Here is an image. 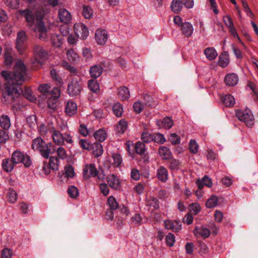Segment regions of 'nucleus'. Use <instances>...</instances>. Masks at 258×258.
<instances>
[{"instance_id": "nucleus-1", "label": "nucleus", "mask_w": 258, "mask_h": 258, "mask_svg": "<svg viewBox=\"0 0 258 258\" xmlns=\"http://www.w3.org/2000/svg\"><path fill=\"white\" fill-rule=\"evenodd\" d=\"M26 68L21 60H18L14 72L3 71L1 75L6 82V93L4 97L11 101H15L23 93L21 86L24 83Z\"/></svg>"}, {"instance_id": "nucleus-2", "label": "nucleus", "mask_w": 258, "mask_h": 258, "mask_svg": "<svg viewBox=\"0 0 258 258\" xmlns=\"http://www.w3.org/2000/svg\"><path fill=\"white\" fill-rule=\"evenodd\" d=\"M53 147L51 143H46L40 137L34 139L32 143V149L38 151L40 155L46 159H48L50 154L54 153L55 150L51 149Z\"/></svg>"}, {"instance_id": "nucleus-3", "label": "nucleus", "mask_w": 258, "mask_h": 258, "mask_svg": "<svg viewBox=\"0 0 258 258\" xmlns=\"http://www.w3.org/2000/svg\"><path fill=\"white\" fill-rule=\"evenodd\" d=\"M30 29L35 32H38L39 39L47 37V30L44 24L45 17H25Z\"/></svg>"}, {"instance_id": "nucleus-4", "label": "nucleus", "mask_w": 258, "mask_h": 258, "mask_svg": "<svg viewBox=\"0 0 258 258\" xmlns=\"http://www.w3.org/2000/svg\"><path fill=\"white\" fill-rule=\"evenodd\" d=\"M49 131L53 142L56 145L61 146L64 145L65 143L69 144L73 143L72 137L69 132H66L62 134L59 131L55 129L54 127L49 128Z\"/></svg>"}, {"instance_id": "nucleus-5", "label": "nucleus", "mask_w": 258, "mask_h": 258, "mask_svg": "<svg viewBox=\"0 0 258 258\" xmlns=\"http://www.w3.org/2000/svg\"><path fill=\"white\" fill-rule=\"evenodd\" d=\"M236 116L240 121L243 122L248 127H252L254 124L253 114L251 111L248 108L244 110H237Z\"/></svg>"}, {"instance_id": "nucleus-6", "label": "nucleus", "mask_w": 258, "mask_h": 258, "mask_svg": "<svg viewBox=\"0 0 258 258\" xmlns=\"http://www.w3.org/2000/svg\"><path fill=\"white\" fill-rule=\"evenodd\" d=\"M51 19L54 17H50ZM55 22L51 25L58 27L62 36H67L69 33V24L71 23L72 17H55Z\"/></svg>"}, {"instance_id": "nucleus-7", "label": "nucleus", "mask_w": 258, "mask_h": 258, "mask_svg": "<svg viewBox=\"0 0 258 258\" xmlns=\"http://www.w3.org/2000/svg\"><path fill=\"white\" fill-rule=\"evenodd\" d=\"M11 158L15 165L22 163L25 167H29L32 164L29 155L17 150L12 153Z\"/></svg>"}, {"instance_id": "nucleus-8", "label": "nucleus", "mask_w": 258, "mask_h": 258, "mask_svg": "<svg viewBox=\"0 0 258 258\" xmlns=\"http://www.w3.org/2000/svg\"><path fill=\"white\" fill-rule=\"evenodd\" d=\"M173 21L175 25L180 27L181 32L186 37L191 36L194 28L191 24L187 22H183L181 17H173Z\"/></svg>"}, {"instance_id": "nucleus-9", "label": "nucleus", "mask_w": 258, "mask_h": 258, "mask_svg": "<svg viewBox=\"0 0 258 258\" xmlns=\"http://www.w3.org/2000/svg\"><path fill=\"white\" fill-rule=\"evenodd\" d=\"M84 177L89 178L90 177H97L99 180L104 178V174H99L94 164H86L83 168Z\"/></svg>"}, {"instance_id": "nucleus-10", "label": "nucleus", "mask_w": 258, "mask_h": 258, "mask_svg": "<svg viewBox=\"0 0 258 258\" xmlns=\"http://www.w3.org/2000/svg\"><path fill=\"white\" fill-rule=\"evenodd\" d=\"M28 36L24 31H21L17 33L16 41V47L20 54H22L27 47Z\"/></svg>"}, {"instance_id": "nucleus-11", "label": "nucleus", "mask_w": 258, "mask_h": 258, "mask_svg": "<svg viewBox=\"0 0 258 258\" xmlns=\"http://www.w3.org/2000/svg\"><path fill=\"white\" fill-rule=\"evenodd\" d=\"M19 14L22 16H44L46 14L45 11L38 5H35L31 9H26L19 11Z\"/></svg>"}, {"instance_id": "nucleus-12", "label": "nucleus", "mask_w": 258, "mask_h": 258, "mask_svg": "<svg viewBox=\"0 0 258 258\" xmlns=\"http://www.w3.org/2000/svg\"><path fill=\"white\" fill-rule=\"evenodd\" d=\"M82 87L79 81L73 79L68 86V93L70 96H77L80 94Z\"/></svg>"}, {"instance_id": "nucleus-13", "label": "nucleus", "mask_w": 258, "mask_h": 258, "mask_svg": "<svg viewBox=\"0 0 258 258\" xmlns=\"http://www.w3.org/2000/svg\"><path fill=\"white\" fill-rule=\"evenodd\" d=\"M34 54L35 60L32 63L41 66L43 60L47 57L46 52L40 46L36 45L34 47Z\"/></svg>"}, {"instance_id": "nucleus-14", "label": "nucleus", "mask_w": 258, "mask_h": 258, "mask_svg": "<svg viewBox=\"0 0 258 258\" xmlns=\"http://www.w3.org/2000/svg\"><path fill=\"white\" fill-rule=\"evenodd\" d=\"M74 29L76 36L81 39H85L89 34L87 28L82 23L75 24Z\"/></svg>"}, {"instance_id": "nucleus-15", "label": "nucleus", "mask_w": 258, "mask_h": 258, "mask_svg": "<svg viewBox=\"0 0 258 258\" xmlns=\"http://www.w3.org/2000/svg\"><path fill=\"white\" fill-rule=\"evenodd\" d=\"M165 228L167 230L177 232L181 229V223L177 220H166L164 221Z\"/></svg>"}, {"instance_id": "nucleus-16", "label": "nucleus", "mask_w": 258, "mask_h": 258, "mask_svg": "<svg viewBox=\"0 0 258 258\" xmlns=\"http://www.w3.org/2000/svg\"><path fill=\"white\" fill-rule=\"evenodd\" d=\"M108 34L104 29H98L95 33V39L99 45H104L107 40Z\"/></svg>"}, {"instance_id": "nucleus-17", "label": "nucleus", "mask_w": 258, "mask_h": 258, "mask_svg": "<svg viewBox=\"0 0 258 258\" xmlns=\"http://www.w3.org/2000/svg\"><path fill=\"white\" fill-rule=\"evenodd\" d=\"M193 232L196 237H202L204 239L208 238L211 234L210 230L204 226L196 227Z\"/></svg>"}, {"instance_id": "nucleus-18", "label": "nucleus", "mask_w": 258, "mask_h": 258, "mask_svg": "<svg viewBox=\"0 0 258 258\" xmlns=\"http://www.w3.org/2000/svg\"><path fill=\"white\" fill-rule=\"evenodd\" d=\"M106 179L107 183L111 188L117 189L120 187L119 179L114 174L108 175Z\"/></svg>"}, {"instance_id": "nucleus-19", "label": "nucleus", "mask_w": 258, "mask_h": 258, "mask_svg": "<svg viewBox=\"0 0 258 258\" xmlns=\"http://www.w3.org/2000/svg\"><path fill=\"white\" fill-rule=\"evenodd\" d=\"M238 81V76L235 73L227 74L224 79L225 84L229 86H235L237 84Z\"/></svg>"}, {"instance_id": "nucleus-20", "label": "nucleus", "mask_w": 258, "mask_h": 258, "mask_svg": "<svg viewBox=\"0 0 258 258\" xmlns=\"http://www.w3.org/2000/svg\"><path fill=\"white\" fill-rule=\"evenodd\" d=\"M66 114L70 116H72L77 112V104L73 101H69L65 108Z\"/></svg>"}, {"instance_id": "nucleus-21", "label": "nucleus", "mask_w": 258, "mask_h": 258, "mask_svg": "<svg viewBox=\"0 0 258 258\" xmlns=\"http://www.w3.org/2000/svg\"><path fill=\"white\" fill-rule=\"evenodd\" d=\"M168 173L167 169L163 166H160L157 171V177L158 179L163 182L167 181Z\"/></svg>"}, {"instance_id": "nucleus-22", "label": "nucleus", "mask_w": 258, "mask_h": 258, "mask_svg": "<svg viewBox=\"0 0 258 258\" xmlns=\"http://www.w3.org/2000/svg\"><path fill=\"white\" fill-rule=\"evenodd\" d=\"M103 72L102 67L99 64H96L92 66L89 70L90 74L93 78L96 79L100 77Z\"/></svg>"}, {"instance_id": "nucleus-23", "label": "nucleus", "mask_w": 258, "mask_h": 258, "mask_svg": "<svg viewBox=\"0 0 258 258\" xmlns=\"http://www.w3.org/2000/svg\"><path fill=\"white\" fill-rule=\"evenodd\" d=\"M221 100L226 107H232L235 103L234 97L230 94H226L221 96Z\"/></svg>"}, {"instance_id": "nucleus-24", "label": "nucleus", "mask_w": 258, "mask_h": 258, "mask_svg": "<svg viewBox=\"0 0 258 258\" xmlns=\"http://www.w3.org/2000/svg\"><path fill=\"white\" fill-rule=\"evenodd\" d=\"M229 57L227 52L222 53L219 57L218 64L222 68H226L229 63Z\"/></svg>"}, {"instance_id": "nucleus-25", "label": "nucleus", "mask_w": 258, "mask_h": 258, "mask_svg": "<svg viewBox=\"0 0 258 258\" xmlns=\"http://www.w3.org/2000/svg\"><path fill=\"white\" fill-rule=\"evenodd\" d=\"M196 184L199 189H202L204 185L211 187L213 184L211 178L207 175L203 177L202 179L197 180Z\"/></svg>"}, {"instance_id": "nucleus-26", "label": "nucleus", "mask_w": 258, "mask_h": 258, "mask_svg": "<svg viewBox=\"0 0 258 258\" xmlns=\"http://www.w3.org/2000/svg\"><path fill=\"white\" fill-rule=\"evenodd\" d=\"M158 153L163 160L169 159L172 157V154L170 149L165 146H162L159 148Z\"/></svg>"}, {"instance_id": "nucleus-27", "label": "nucleus", "mask_w": 258, "mask_h": 258, "mask_svg": "<svg viewBox=\"0 0 258 258\" xmlns=\"http://www.w3.org/2000/svg\"><path fill=\"white\" fill-rule=\"evenodd\" d=\"M118 96L121 100H126L130 97V92L125 86L120 87L118 89Z\"/></svg>"}, {"instance_id": "nucleus-28", "label": "nucleus", "mask_w": 258, "mask_h": 258, "mask_svg": "<svg viewBox=\"0 0 258 258\" xmlns=\"http://www.w3.org/2000/svg\"><path fill=\"white\" fill-rule=\"evenodd\" d=\"M14 163L12 161L11 158H6L3 160L2 166L3 170L7 172H11L15 166Z\"/></svg>"}, {"instance_id": "nucleus-29", "label": "nucleus", "mask_w": 258, "mask_h": 258, "mask_svg": "<svg viewBox=\"0 0 258 258\" xmlns=\"http://www.w3.org/2000/svg\"><path fill=\"white\" fill-rule=\"evenodd\" d=\"M13 50L11 47H7L5 50L4 58L5 63L6 66H10L12 63L13 58L12 56Z\"/></svg>"}, {"instance_id": "nucleus-30", "label": "nucleus", "mask_w": 258, "mask_h": 258, "mask_svg": "<svg viewBox=\"0 0 258 258\" xmlns=\"http://www.w3.org/2000/svg\"><path fill=\"white\" fill-rule=\"evenodd\" d=\"M91 150H92L93 155L96 157L100 156L103 151L102 146L97 142L92 144Z\"/></svg>"}, {"instance_id": "nucleus-31", "label": "nucleus", "mask_w": 258, "mask_h": 258, "mask_svg": "<svg viewBox=\"0 0 258 258\" xmlns=\"http://www.w3.org/2000/svg\"><path fill=\"white\" fill-rule=\"evenodd\" d=\"M204 54L206 58L210 60L215 59L218 55L217 51L213 47H208L206 48L204 50Z\"/></svg>"}, {"instance_id": "nucleus-32", "label": "nucleus", "mask_w": 258, "mask_h": 258, "mask_svg": "<svg viewBox=\"0 0 258 258\" xmlns=\"http://www.w3.org/2000/svg\"><path fill=\"white\" fill-rule=\"evenodd\" d=\"M52 45L56 47H60L63 43L62 36L59 34H54L51 36Z\"/></svg>"}, {"instance_id": "nucleus-33", "label": "nucleus", "mask_w": 258, "mask_h": 258, "mask_svg": "<svg viewBox=\"0 0 258 258\" xmlns=\"http://www.w3.org/2000/svg\"><path fill=\"white\" fill-rule=\"evenodd\" d=\"M89 89L93 93H98L100 90V86L96 79L89 80L88 83Z\"/></svg>"}, {"instance_id": "nucleus-34", "label": "nucleus", "mask_w": 258, "mask_h": 258, "mask_svg": "<svg viewBox=\"0 0 258 258\" xmlns=\"http://www.w3.org/2000/svg\"><path fill=\"white\" fill-rule=\"evenodd\" d=\"M93 136L97 141L103 142L106 139L107 134L103 129H99L95 132Z\"/></svg>"}, {"instance_id": "nucleus-35", "label": "nucleus", "mask_w": 258, "mask_h": 258, "mask_svg": "<svg viewBox=\"0 0 258 258\" xmlns=\"http://www.w3.org/2000/svg\"><path fill=\"white\" fill-rule=\"evenodd\" d=\"M183 4L179 0H173L171 4V9L172 11L178 14L182 8Z\"/></svg>"}, {"instance_id": "nucleus-36", "label": "nucleus", "mask_w": 258, "mask_h": 258, "mask_svg": "<svg viewBox=\"0 0 258 258\" xmlns=\"http://www.w3.org/2000/svg\"><path fill=\"white\" fill-rule=\"evenodd\" d=\"M0 126L5 129L8 130L11 126V122L9 117L7 115H2L0 117Z\"/></svg>"}, {"instance_id": "nucleus-37", "label": "nucleus", "mask_w": 258, "mask_h": 258, "mask_svg": "<svg viewBox=\"0 0 258 258\" xmlns=\"http://www.w3.org/2000/svg\"><path fill=\"white\" fill-rule=\"evenodd\" d=\"M8 201L12 204L16 203L18 199V194L12 188H10L7 193Z\"/></svg>"}, {"instance_id": "nucleus-38", "label": "nucleus", "mask_w": 258, "mask_h": 258, "mask_svg": "<svg viewBox=\"0 0 258 258\" xmlns=\"http://www.w3.org/2000/svg\"><path fill=\"white\" fill-rule=\"evenodd\" d=\"M128 126L127 122L124 119H121L116 126V131L118 133L123 134Z\"/></svg>"}, {"instance_id": "nucleus-39", "label": "nucleus", "mask_w": 258, "mask_h": 258, "mask_svg": "<svg viewBox=\"0 0 258 258\" xmlns=\"http://www.w3.org/2000/svg\"><path fill=\"white\" fill-rule=\"evenodd\" d=\"M218 199L217 196L212 195L206 202V206L208 208H212L217 206Z\"/></svg>"}, {"instance_id": "nucleus-40", "label": "nucleus", "mask_w": 258, "mask_h": 258, "mask_svg": "<svg viewBox=\"0 0 258 258\" xmlns=\"http://www.w3.org/2000/svg\"><path fill=\"white\" fill-rule=\"evenodd\" d=\"M63 175L67 178L74 177L75 175L74 168L71 165L66 166Z\"/></svg>"}, {"instance_id": "nucleus-41", "label": "nucleus", "mask_w": 258, "mask_h": 258, "mask_svg": "<svg viewBox=\"0 0 258 258\" xmlns=\"http://www.w3.org/2000/svg\"><path fill=\"white\" fill-rule=\"evenodd\" d=\"M60 95V90L59 88L54 87L46 94V98H52L58 100Z\"/></svg>"}, {"instance_id": "nucleus-42", "label": "nucleus", "mask_w": 258, "mask_h": 258, "mask_svg": "<svg viewBox=\"0 0 258 258\" xmlns=\"http://www.w3.org/2000/svg\"><path fill=\"white\" fill-rule=\"evenodd\" d=\"M112 110L116 116L120 117L123 113V107L120 103L117 102L113 105Z\"/></svg>"}, {"instance_id": "nucleus-43", "label": "nucleus", "mask_w": 258, "mask_h": 258, "mask_svg": "<svg viewBox=\"0 0 258 258\" xmlns=\"http://www.w3.org/2000/svg\"><path fill=\"white\" fill-rule=\"evenodd\" d=\"M112 159L113 160L112 164L115 167L119 166L122 162V157L121 155L118 153L112 154Z\"/></svg>"}, {"instance_id": "nucleus-44", "label": "nucleus", "mask_w": 258, "mask_h": 258, "mask_svg": "<svg viewBox=\"0 0 258 258\" xmlns=\"http://www.w3.org/2000/svg\"><path fill=\"white\" fill-rule=\"evenodd\" d=\"M49 166L53 170H57L59 166V160L56 157H51L48 162Z\"/></svg>"}, {"instance_id": "nucleus-45", "label": "nucleus", "mask_w": 258, "mask_h": 258, "mask_svg": "<svg viewBox=\"0 0 258 258\" xmlns=\"http://www.w3.org/2000/svg\"><path fill=\"white\" fill-rule=\"evenodd\" d=\"M67 55L68 59L71 62H74L79 58L78 54L74 49L68 50Z\"/></svg>"}, {"instance_id": "nucleus-46", "label": "nucleus", "mask_w": 258, "mask_h": 258, "mask_svg": "<svg viewBox=\"0 0 258 258\" xmlns=\"http://www.w3.org/2000/svg\"><path fill=\"white\" fill-rule=\"evenodd\" d=\"M107 204L110 210H115L118 208V204L113 196H110L108 198Z\"/></svg>"}, {"instance_id": "nucleus-47", "label": "nucleus", "mask_w": 258, "mask_h": 258, "mask_svg": "<svg viewBox=\"0 0 258 258\" xmlns=\"http://www.w3.org/2000/svg\"><path fill=\"white\" fill-rule=\"evenodd\" d=\"M51 127H53L52 125H49L46 126L44 124H41L38 127V132L40 135L42 136H45L47 133H49V128H51Z\"/></svg>"}, {"instance_id": "nucleus-48", "label": "nucleus", "mask_w": 258, "mask_h": 258, "mask_svg": "<svg viewBox=\"0 0 258 258\" xmlns=\"http://www.w3.org/2000/svg\"><path fill=\"white\" fill-rule=\"evenodd\" d=\"M165 241L167 246L172 247L175 242V237L172 233H169L165 237Z\"/></svg>"}, {"instance_id": "nucleus-49", "label": "nucleus", "mask_w": 258, "mask_h": 258, "mask_svg": "<svg viewBox=\"0 0 258 258\" xmlns=\"http://www.w3.org/2000/svg\"><path fill=\"white\" fill-rule=\"evenodd\" d=\"M146 150L145 145L144 143L141 142H138L136 143L135 145V151L136 152L139 154H143Z\"/></svg>"}, {"instance_id": "nucleus-50", "label": "nucleus", "mask_w": 258, "mask_h": 258, "mask_svg": "<svg viewBox=\"0 0 258 258\" xmlns=\"http://www.w3.org/2000/svg\"><path fill=\"white\" fill-rule=\"evenodd\" d=\"M166 140L163 135L160 133L153 134V142L155 143L163 144Z\"/></svg>"}, {"instance_id": "nucleus-51", "label": "nucleus", "mask_w": 258, "mask_h": 258, "mask_svg": "<svg viewBox=\"0 0 258 258\" xmlns=\"http://www.w3.org/2000/svg\"><path fill=\"white\" fill-rule=\"evenodd\" d=\"M68 193L72 198L75 199L79 195V190L75 186L71 185L68 189Z\"/></svg>"}, {"instance_id": "nucleus-52", "label": "nucleus", "mask_w": 258, "mask_h": 258, "mask_svg": "<svg viewBox=\"0 0 258 258\" xmlns=\"http://www.w3.org/2000/svg\"><path fill=\"white\" fill-rule=\"evenodd\" d=\"M141 139L144 143H151L153 142V134L143 132L141 135Z\"/></svg>"}, {"instance_id": "nucleus-53", "label": "nucleus", "mask_w": 258, "mask_h": 258, "mask_svg": "<svg viewBox=\"0 0 258 258\" xmlns=\"http://www.w3.org/2000/svg\"><path fill=\"white\" fill-rule=\"evenodd\" d=\"M189 209L190 211L194 215H197L201 211V207L199 204L197 203H192L189 205Z\"/></svg>"}, {"instance_id": "nucleus-54", "label": "nucleus", "mask_w": 258, "mask_h": 258, "mask_svg": "<svg viewBox=\"0 0 258 258\" xmlns=\"http://www.w3.org/2000/svg\"><path fill=\"white\" fill-rule=\"evenodd\" d=\"M189 149L190 152L196 154L198 152L199 146L195 140H191L189 143Z\"/></svg>"}, {"instance_id": "nucleus-55", "label": "nucleus", "mask_w": 258, "mask_h": 258, "mask_svg": "<svg viewBox=\"0 0 258 258\" xmlns=\"http://www.w3.org/2000/svg\"><path fill=\"white\" fill-rule=\"evenodd\" d=\"M24 96L28 100L31 102L36 100V97L33 95L32 91L29 89H26L23 92Z\"/></svg>"}, {"instance_id": "nucleus-56", "label": "nucleus", "mask_w": 258, "mask_h": 258, "mask_svg": "<svg viewBox=\"0 0 258 258\" xmlns=\"http://www.w3.org/2000/svg\"><path fill=\"white\" fill-rule=\"evenodd\" d=\"M82 14L83 16H92L93 10L90 6L84 5L83 7Z\"/></svg>"}, {"instance_id": "nucleus-57", "label": "nucleus", "mask_w": 258, "mask_h": 258, "mask_svg": "<svg viewBox=\"0 0 258 258\" xmlns=\"http://www.w3.org/2000/svg\"><path fill=\"white\" fill-rule=\"evenodd\" d=\"M50 75L52 79L57 82L58 84H61L62 83V79L55 69H52L50 71Z\"/></svg>"}, {"instance_id": "nucleus-58", "label": "nucleus", "mask_w": 258, "mask_h": 258, "mask_svg": "<svg viewBox=\"0 0 258 258\" xmlns=\"http://www.w3.org/2000/svg\"><path fill=\"white\" fill-rule=\"evenodd\" d=\"M80 146L83 149L87 150H91V145L87 140L81 139L79 142Z\"/></svg>"}, {"instance_id": "nucleus-59", "label": "nucleus", "mask_w": 258, "mask_h": 258, "mask_svg": "<svg viewBox=\"0 0 258 258\" xmlns=\"http://www.w3.org/2000/svg\"><path fill=\"white\" fill-rule=\"evenodd\" d=\"M50 88V86L48 84H42L41 85L39 88L38 90L41 92L43 93V96H44L46 98V94L49 92V90Z\"/></svg>"}, {"instance_id": "nucleus-60", "label": "nucleus", "mask_w": 258, "mask_h": 258, "mask_svg": "<svg viewBox=\"0 0 258 258\" xmlns=\"http://www.w3.org/2000/svg\"><path fill=\"white\" fill-rule=\"evenodd\" d=\"M163 126L166 128H170L173 126V120L171 117H166L162 120Z\"/></svg>"}, {"instance_id": "nucleus-61", "label": "nucleus", "mask_w": 258, "mask_h": 258, "mask_svg": "<svg viewBox=\"0 0 258 258\" xmlns=\"http://www.w3.org/2000/svg\"><path fill=\"white\" fill-rule=\"evenodd\" d=\"M13 252L11 249L5 248L1 252V258H12Z\"/></svg>"}, {"instance_id": "nucleus-62", "label": "nucleus", "mask_w": 258, "mask_h": 258, "mask_svg": "<svg viewBox=\"0 0 258 258\" xmlns=\"http://www.w3.org/2000/svg\"><path fill=\"white\" fill-rule=\"evenodd\" d=\"M56 153L58 157L61 159H64L67 157V153L65 149L59 147L56 149Z\"/></svg>"}, {"instance_id": "nucleus-63", "label": "nucleus", "mask_w": 258, "mask_h": 258, "mask_svg": "<svg viewBox=\"0 0 258 258\" xmlns=\"http://www.w3.org/2000/svg\"><path fill=\"white\" fill-rule=\"evenodd\" d=\"M133 108L136 113H140L143 110L144 105L140 101H137L134 103Z\"/></svg>"}, {"instance_id": "nucleus-64", "label": "nucleus", "mask_w": 258, "mask_h": 258, "mask_svg": "<svg viewBox=\"0 0 258 258\" xmlns=\"http://www.w3.org/2000/svg\"><path fill=\"white\" fill-rule=\"evenodd\" d=\"M6 4L12 9H16L19 6V0H6Z\"/></svg>"}]
</instances>
